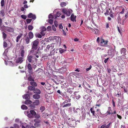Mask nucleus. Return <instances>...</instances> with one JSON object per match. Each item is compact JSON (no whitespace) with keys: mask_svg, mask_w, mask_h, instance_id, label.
<instances>
[{"mask_svg":"<svg viewBox=\"0 0 128 128\" xmlns=\"http://www.w3.org/2000/svg\"><path fill=\"white\" fill-rule=\"evenodd\" d=\"M116 114L117 112L116 110H114L112 112V108L109 107L108 108V110L106 114V115L105 116H107L108 115H110L109 118L110 119L112 120L116 118Z\"/></svg>","mask_w":128,"mask_h":128,"instance_id":"nucleus-1","label":"nucleus"},{"mask_svg":"<svg viewBox=\"0 0 128 128\" xmlns=\"http://www.w3.org/2000/svg\"><path fill=\"white\" fill-rule=\"evenodd\" d=\"M38 39H37L32 42V48L30 52L31 53L34 54H36V53H38L36 51L38 48V46L39 43L38 41Z\"/></svg>","mask_w":128,"mask_h":128,"instance_id":"nucleus-2","label":"nucleus"},{"mask_svg":"<svg viewBox=\"0 0 128 128\" xmlns=\"http://www.w3.org/2000/svg\"><path fill=\"white\" fill-rule=\"evenodd\" d=\"M80 122L79 120L76 121L73 118H71L69 121V123L70 126L72 127H75L77 124V122Z\"/></svg>","mask_w":128,"mask_h":128,"instance_id":"nucleus-3","label":"nucleus"},{"mask_svg":"<svg viewBox=\"0 0 128 128\" xmlns=\"http://www.w3.org/2000/svg\"><path fill=\"white\" fill-rule=\"evenodd\" d=\"M72 11L71 9L68 8H63L62 10V12L63 13L66 14L68 16H69L70 15Z\"/></svg>","mask_w":128,"mask_h":128,"instance_id":"nucleus-4","label":"nucleus"},{"mask_svg":"<svg viewBox=\"0 0 128 128\" xmlns=\"http://www.w3.org/2000/svg\"><path fill=\"white\" fill-rule=\"evenodd\" d=\"M72 58H68L65 59L64 61H62L61 62L64 64H65L66 66H68V65L72 62Z\"/></svg>","mask_w":128,"mask_h":128,"instance_id":"nucleus-5","label":"nucleus"},{"mask_svg":"<svg viewBox=\"0 0 128 128\" xmlns=\"http://www.w3.org/2000/svg\"><path fill=\"white\" fill-rule=\"evenodd\" d=\"M108 41L105 40L104 39L102 38L100 40V44L101 46H106V45L108 43Z\"/></svg>","mask_w":128,"mask_h":128,"instance_id":"nucleus-6","label":"nucleus"},{"mask_svg":"<svg viewBox=\"0 0 128 128\" xmlns=\"http://www.w3.org/2000/svg\"><path fill=\"white\" fill-rule=\"evenodd\" d=\"M83 98L85 100H88L90 102H91L92 101L91 100L92 99V97L89 96V95L88 94H86L84 95L83 97Z\"/></svg>","mask_w":128,"mask_h":128,"instance_id":"nucleus-7","label":"nucleus"},{"mask_svg":"<svg viewBox=\"0 0 128 128\" xmlns=\"http://www.w3.org/2000/svg\"><path fill=\"white\" fill-rule=\"evenodd\" d=\"M68 66H64L62 67L60 69V71L62 73H64L66 71L68 70Z\"/></svg>","mask_w":128,"mask_h":128,"instance_id":"nucleus-8","label":"nucleus"},{"mask_svg":"<svg viewBox=\"0 0 128 128\" xmlns=\"http://www.w3.org/2000/svg\"><path fill=\"white\" fill-rule=\"evenodd\" d=\"M24 60V58L22 57H19L16 59V63L21 64Z\"/></svg>","mask_w":128,"mask_h":128,"instance_id":"nucleus-9","label":"nucleus"},{"mask_svg":"<svg viewBox=\"0 0 128 128\" xmlns=\"http://www.w3.org/2000/svg\"><path fill=\"white\" fill-rule=\"evenodd\" d=\"M28 18H32L33 19L35 20L36 18V16L33 14L32 13H30L28 15Z\"/></svg>","mask_w":128,"mask_h":128,"instance_id":"nucleus-10","label":"nucleus"},{"mask_svg":"<svg viewBox=\"0 0 128 128\" xmlns=\"http://www.w3.org/2000/svg\"><path fill=\"white\" fill-rule=\"evenodd\" d=\"M68 78H70V79L71 80H74L75 78H76V76H75L74 74H73L72 72L70 73L69 74L68 76Z\"/></svg>","mask_w":128,"mask_h":128,"instance_id":"nucleus-11","label":"nucleus"},{"mask_svg":"<svg viewBox=\"0 0 128 128\" xmlns=\"http://www.w3.org/2000/svg\"><path fill=\"white\" fill-rule=\"evenodd\" d=\"M5 30H6L9 32H12L14 31V29L13 28L9 27L8 26L6 27Z\"/></svg>","mask_w":128,"mask_h":128,"instance_id":"nucleus-12","label":"nucleus"},{"mask_svg":"<svg viewBox=\"0 0 128 128\" xmlns=\"http://www.w3.org/2000/svg\"><path fill=\"white\" fill-rule=\"evenodd\" d=\"M27 67L28 69V70L29 73L32 72V68L31 64L30 63L28 64L27 65Z\"/></svg>","mask_w":128,"mask_h":128,"instance_id":"nucleus-13","label":"nucleus"},{"mask_svg":"<svg viewBox=\"0 0 128 128\" xmlns=\"http://www.w3.org/2000/svg\"><path fill=\"white\" fill-rule=\"evenodd\" d=\"M35 58V57H34L32 56H28L27 57V60H28L29 62H31L32 61V59Z\"/></svg>","mask_w":128,"mask_h":128,"instance_id":"nucleus-14","label":"nucleus"},{"mask_svg":"<svg viewBox=\"0 0 128 128\" xmlns=\"http://www.w3.org/2000/svg\"><path fill=\"white\" fill-rule=\"evenodd\" d=\"M76 16H74V14H72L70 17L71 20L73 22H74V20L75 22H76Z\"/></svg>","mask_w":128,"mask_h":128,"instance_id":"nucleus-15","label":"nucleus"},{"mask_svg":"<svg viewBox=\"0 0 128 128\" xmlns=\"http://www.w3.org/2000/svg\"><path fill=\"white\" fill-rule=\"evenodd\" d=\"M23 34H20L19 35L16 37V42H18L19 40H20V38H21L22 37V36Z\"/></svg>","mask_w":128,"mask_h":128,"instance_id":"nucleus-16","label":"nucleus"},{"mask_svg":"<svg viewBox=\"0 0 128 128\" xmlns=\"http://www.w3.org/2000/svg\"><path fill=\"white\" fill-rule=\"evenodd\" d=\"M126 49L124 48H123L121 49L120 51L121 54H122V53H123L124 54L123 55V56H124L126 54Z\"/></svg>","mask_w":128,"mask_h":128,"instance_id":"nucleus-17","label":"nucleus"},{"mask_svg":"<svg viewBox=\"0 0 128 128\" xmlns=\"http://www.w3.org/2000/svg\"><path fill=\"white\" fill-rule=\"evenodd\" d=\"M28 37L30 39H32L34 37V34L33 33L31 32H30L28 34Z\"/></svg>","mask_w":128,"mask_h":128,"instance_id":"nucleus-18","label":"nucleus"},{"mask_svg":"<svg viewBox=\"0 0 128 128\" xmlns=\"http://www.w3.org/2000/svg\"><path fill=\"white\" fill-rule=\"evenodd\" d=\"M40 100H36L35 101L33 102V105H38L40 104Z\"/></svg>","mask_w":128,"mask_h":128,"instance_id":"nucleus-19","label":"nucleus"},{"mask_svg":"<svg viewBox=\"0 0 128 128\" xmlns=\"http://www.w3.org/2000/svg\"><path fill=\"white\" fill-rule=\"evenodd\" d=\"M34 93L37 94H40L41 93L40 91L37 88H35L34 90Z\"/></svg>","mask_w":128,"mask_h":128,"instance_id":"nucleus-20","label":"nucleus"},{"mask_svg":"<svg viewBox=\"0 0 128 128\" xmlns=\"http://www.w3.org/2000/svg\"><path fill=\"white\" fill-rule=\"evenodd\" d=\"M33 97L34 99H38L40 98V96L38 94H34L33 96Z\"/></svg>","mask_w":128,"mask_h":128,"instance_id":"nucleus-21","label":"nucleus"},{"mask_svg":"<svg viewBox=\"0 0 128 128\" xmlns=\"http://www.w3.org/2000/svg\"><path fill=\"white\" fill-rule=\"evenodd\" d=\"M30 84L33 86L34 87L37 86V83L34 81H32L30 82Z\"/></svg>","mask_w":128,"mask_h":128,"instance_id":"nucleus-22","label":"nucleus"},{"mask_svg":"<svg viewBox=\"0 0 128 128\" xmlns=\"http://www.w3.org/2000/svg\"><path fill=\"white\" fill-rule=\"evenodd\" d=\"M30 38H29L28 36H26L25 39V40L26 42V44H28L30 41Z\"/></svg>","mask_w":128,"mask_h":128,"instance_id":"nucleus-23","label":"nucleus"},{"mask_svg":"<svg viewBox=\"0 0 128 128\" xmlns=\"http://www.w3.org/2000/svg\"><path fill=\"white\" fill-rule=\"evenodd\" d=\"M28 89L30 90H35V88L32 86H28Z\"/></svg>","mask_w":128,"mask_h":128,"instance_id":"nucleus-24","label":"nucleus"},{"mask_svg":"<svg viewBox=\"0 0 128 128\" xmlns=\"http://www.w3.org/2000/svg\"><path fill=\"white\" fill-rule=\"evenodd\" d=\"M24 98L26 100H29L30 98V96L28 94H24Z\"/></svg>","mask_w":128,"mask_h":128,"instance_id":"nucleus-25","label":"nucleus"},{"mask_svg":"<svg viewBox=\"0 0 128 128\" xmlns=\"http://www.w3.org/2000/svg\"><path fill=\"white\" fill-rule=\"evenodd\" d=\"M114 50V49L113 48L112 49H111L109 50H108V54H109L108 55L109 56H112V54H111L112 53V51H113Z\"/></svg>","mask_w":128,"mask_h":128,"instance_id":"nucleus-26","label":"nucleus"},{"mask_svg":"<svg viewBox=\"0 0 128 128\" xmlns=\"http://www.w3.org/2000/svg\"><path fill=\"white\" fill-rule=\"evenodd\" d=\"M90 110L91 111V113H92V115L94 116H95V112L93 108H91L90 109Z\"/></svg>","mask_w":128,"mask_h":128,"instance_id":"nucleus-27","label":"nucleus"},{"mask_svg":"<svg viewBox=\"0 0 128 128\" xmlns=\"http://www.w3.org/2000/svg\"><path fill=\"white\" fill-rule=\"evenodd\" d=\"M35 36L36 38H41L42 37V35L39 33H36L35 34Z\"/></svg>","mask_w":128,"mask_h":128,"instance_id":"nucleus-28","label":"nucleus"},{"mask_svg":"<svg viewBox=\"0 0 128 128\" xmlns=\"http://www.w3.org/2000/svg\"><path fill=\"white\" fill-rule=\"evenodd\" d=\"M92 31L94 33V34H97L99 32V30L98 29H95V30L92 28Z\"/></svg>","mask_w":128,"mask_h":128,"instance_id":"nucleus-29","label":"nucleus"},{"mask_svg":"<svg viewBox=\"0 0 128 128\" xmlns=\"http://www.w3.org/2000/svg\"><path fill=\"white\" fill-rule=\"evenodd\" d=\"M48 113H46L45 112H44L42 114V116L44 118H46L48 117Z\"/></svg>","mask_w":128,"mask_h":128,"instance_id":"nucleus-30","label":"nucleus"},{"mask_svg":"<svg viewBox=\"0 0 128 128\" xmlns=\"http://www.w3.org/2000/svg\"><path fill=\"white\" fill-rule=\"evenodd\" d=\"M71 105V103H67L66 104H64V105L63 106V107L64 108L65 107H69Z\"/></svg>","mask_w":128,"mask_h":128,"instance_id":"nucleus-31","label":"nucleus"},{"mask_svg":"<svg viewBox=\"0 0 128 128\" xmlns=\"http://www.w3.org/2000/svg\"><path fill=\"white\" fill-rule=\"evenodd\" d=\"M24 50H22L20 54L21 57H22L24 58Z\"/></svg>","mask_w":128,"mask_h":128,"instance_id":"nucleus-32","label":"nucleus"},{"mask_svg":"<svg viewBox=\"0 0 128 128\" xmlns=\"http://www.w3.org/2000/svg\"><path fill=\"white\" fill-rule=\"evenodd\" d=\"M21 108L23 110H26L28 109V107L25 105H22L21 106Z\"/></svg>","mask_w":128,"mask_h":128,"instance_id":"nucleus-33","label":"nucleus"},{"mask_svg":"<svg viewBox=\"0 0 128 128\" xmlns=\"http://www.w3.org/2000/svg\"><path fill=\"white\" fill-rule=\"evenodd\" d=\"M28 80L31 82L32 81H34V79L32 78V76H30L28 78Z\"/></svg>","mask_w":128,"mask_h":128,"instance_id":"nucleus-34","label":"nucleus"},{"mask_svg":"<svg viewBox=\"0 0 128 128\" xmlns=\"http://www.w3.org/2000/svg\"><path fill=\"white\" fill-rule=\"evenodd\" d=\"M2 37L3 38V39L4 40L6 39L7 37V35L4 32H2Z\"/></svg>","mask_w":128,"mask_h":128,"instance_id":"nucleus-35","label":"nucleus"},{"mask_svg":"<svg viewBox=\"0 0 128 128\" xmlns=\"http://www.w3.org/2000/svg\"><path fill=\"white\" fill-rule=\"evenodd\" d=\"M60 5L62 7H63L66 6V3L65 2H62L61 3Z\"/></svg>","mask_w":128,"mask_h":128,"instance_id":"nucleus-36","label":"nucleus"},{"mask_svg":"<svg viewBox=\"0 0 128 128\" xmlns=\"http://www.w3.org/2000/svg\"><path fill=\"white\" fill-rule=\"evenodd\" d=\"M32 102V101L30 100H26L25 101V104H31Z\"/></svg>","mask_w":128,"mask_h":128,"instance_id":"nucleus-37","label":"nucleus"},{"mask_svg":"<svg viewBox=\"0 0 128 128\" xmlns=\"http://www.w3.org/2000/svg\"><path fill=\"white\" fill-rule=\"evenodd\" d=\"M34 28V27L32 25H29L28 27V28L29 30H32Z\"/></svg>","mask_w":128,"mask_h":128,"instance_id":"nucleus-38","label":"nucleus"},{"mask_svg":"<svg viewBox=\"0 0 128 128\" xmlns=\"http://www.w3.org/2000/svg\"><path fill=\"white\" fill-rule=\"evenodd\" d=\"M30 113L32 114L33 116H34L36 113L34 110H30Z\"/></svg>","mask_w":128,"mask_h":128,"instance_id":"nucleus-39","label":"nucleus"},{"mask_svg":"<svg viewBox=\"0 0 128 128\" xmlns=\"http://www.w3.org/2000/svg\"><path fill=\"white\" fill-rule=\"evenodd\" d=\"M76 98L77 100H78L80 98V95L78 94H76L75 95Z\"/></svg>","mask_w":128,"mask_h":128,"instance_id":"nucleus-40","label":"nucleus"},{"mask_svg":"<svg viewBox=\"0 0 128 128\" xmlns=\"http://www.w3.org/2000/svg\"><path fill=\"white\" fill-rule=\"evenodd\" d=\"M72 73L74 74V75L76 76V78L77 76H78L80 74V73L76 72H72Z\"/></svg>","mask_w":128,"mask_h":128,"instance_id":"nucleus-41","label":"nucleus"},{"mask_svg":"<svg viewBox=\"0 0 128 128\" xmlns=\"http://www.w3.org/2000/svg\"><path fill=\"white\" fill-rule=\"evenodd\" d=\"M41 31L44 32L46 30V28L44 26L42 27L41 28Z\"/></svg>","mask_w":128,"mask_h":128,"instance_id":"nucleus-42","label":"nucleus"},{"mask_svg":"<svg viewBox=\"0 0 128 128\" xmlns=\"http://www.w3.org/2000/svg\"><path fill=\"white\" fill-rule=\"evenodd\" d=\"M45 107L44 106H41L40 108V110L42 112L45 110Z\"/></svg>","mask_w":128,"mask_h":128,"instance_id":"nucleus-43","label":"nucleus"},{"mask_svg":"<svg viewBox=\"0 0 128 128\" xmlns=\"http://www.w3.org/2000/svg\"><path fill=\"white\" fill-rule=\"evenodd\" d=\"M86 92L88 93H91L92 92V90H90L88 88H86Z\"/></svg>","mask_w":128,"mask_h":128,"instance_id":"nucleus-44","label":"nucleus"},{"mask_svg":"<svg viewBox=\"0 0 128 128\" xmlns=\"http://www.w3.org/2000/svg\"><path fill=\"white\" fill-rule=\"evenodd\" d=\"M34 116L36 118H39L40 117V115L38 114H36V113Z\"/></svg>","mask_w":128,"mask_h":128,"instance_id":"nucleus-45","label":"nucleus"},{"mask_svg":"<svg viewBox=\"0 0 128 128\" xmlns=\"http://www.w3.org/2000/svg\"><path fill=\"white\" fill-rule=\"evenodd\" d=\"M85 111L84 110L82 111L81 112L82 114V116L84 118L86 117V114H85Z\"/></svg>","mask_w":128,"mask_h":128,"instance_id":"nucleus-46","label":"nucleus"},{"mask_svg":"<svg viewBox=\"0 0 128 128\" xmlns=\"http://www.w3.org/2000/svg\"><path fill=\"white\" fill-rule=\"evenodd\" d=\"M27 116L28 118H32L34 117L33 116L30 112L28 114Z\"/></svg>","mask_w":128,"mask_h":128,"instance_id":"nucleus-47","label":"nucleus"},{"mask_svg":"<svg viewBox=\"0 0 128 128\" xmlns=\"http://www.w3.org/2000/svg\"><path fill=\"white\" fill-rule=\"evenodd\" d=\"M32 19H26V22L27 24H28L30 23L32 21Z\"/></svg>","mask_w":128,"mask_h":128,"instance_id":"nucleus-48","label":"nucleus"},{"mask_svg":"<svg viewBox=\"0 0 128 128\" xmlns=\"http://www.w3.org/2000/svg\"><path fill=\"white\" fill-rule=\"evenodd\" d=\"M64 49H62V48H60L59 49V52L61 54H62L64 52Z\"/></svg>","mask_w":128,"mask_h":128,"instance_id":"nucleus-49","label":"nucleus"},{"mask_svg":"<svg viewBox=\"0 0 128 128\" xmlns=\"http://www.w3.org/2000/svg\"><path fill=\"white\" fill-rule=\"evenodd\" d=\"M21 16L22 18L24 20L26 19L27 18L26 16L25 15H21Z\"/></svg>","mask_w":128,"mask_h":128,"instance_id":"nucleus-50","label":"nucleus"},{"mask_svg":"<svg viewBox=\"0 0 128 128\" xmlns=\"http://www.w3.org/2000/svg\"><path fill=\"white\" fill-rule=\"evenodd\" d=\"M48 17L49 18L53 19L54 18L53 16L51 14L49 15Z\"/></svg>","mask_w":128,"mask_h":128,"instance_id":"nucleus-51","label":"nucleus"},{"mask_svg":"<svg viewBox=\"0 0 128 128\" xmlns=\"http://www.w3.org/2000/svg\"><path fill=\"white\" fill-rule=\"evenodd\" d=\"M7 43L5 41H4L3 42V46L4 47H7Z\"/></svg>","mask_w":128,"mask_h":128,"instance_id":"nucleus-52","label":"nucleus"},{"mask_svg":"<svg viewBox=\"0 0 128 128\" xmlns=\"http://www.w3.org/2000/svg\"><path fill=\"white\" fill-rule=\"evenodd\" d=\"M54 44H50V50H52V49H53L54 48Z\"/></svg>","mask_w":128,"mask_h":128,"instance_id":"nucleus-53","label":"nucleus"},{"mask_svg":"<svg viewBox=\"0 0 128 128\" xmlns=\"http://www.w3.org/2000/svg\"><path fill=\"white\" fill-rule=\"evenodd\" d=\"M61 14V13L60 12H57L56 13V16L58 17H59Z\"/></svg>","mask_w":128,"mask_h":128,"instance_id":"nucleus-54","label":"nucleus"},{"mask_svg":"<svg viewBox=\"0 0 128 128\" xmlns=\"http://www.w3.org/2000/svg\"><path fill=\"white\" fill-rule=\"evenodd\" d=\"M1 3V6H3L4 5V0H2Z\"/></svg>","mask_w":128,"mask_h":128,"instance_id":"nucleus-55","label":"nucleus"},{"mask_svg":"<svg viewBox=\"0 0 128 128\" xmlns=\"http://www.w3.org/2000/svg\"><path fill=\"white\" fill-rule=\"evenodd\" d=\"M48 22L50 24H52L53 22V20L52 19H49L48 20Z\"/></svg>","mask_w":128,"mask_h":128,"instance_id":"nucleus-56","label":"nucleus"},{"mask_svg":"<svg viewBox=\"0 0 128 128\" xmlns=\"http://www.w3.org/2000/svg\"><path fill=\"white\" fill-rule=\"evenodd\" d=\"M34 122L36 123H39L40 122V120H38L37 119H35L34 120Z\"/></svg>","mask_w":128,"mask_h":128,"instance_id":"nucleus-57","label":"nucleus"},{"mask_svg":"<svg viewBox=\"0 0 128 128\" xmlns=\"http://www.w3.org/2000/svg\"><path fill=\"white\" fill-rule=\"evenodd\" d=\"M54 25H55V26L56 27H57L58 26V22L56 21L55 20L54 21Z\"/></svg>","mask_w":128,"mask_h":128,"instance_id":"nucleus-58","label":"nucleus"},{"mask_svg":"<svg viewBox=\"0 0 128 128\" xmlns=\"http://www.w3.org/2000/svg\"><path fill=\"white\" fill-rule=\"evenodd\" d=\"M91 68H92V66H91V65H90V66L89 67V68H88L86 69V71H89V70H90L91 69Z\"/></svg>","mask_w":128,"mask_h":128,"instance_id":"nucleus-59","label":"nucleus"},{"mask_svg":"<svg viewBox=\"0 0 128 128\" xmlns=\"http://www.w3.org/2000/svg\"><path fill=\"white\" fill-rule=\"evenodd\" d=\"M116 114L118 118H119L120 120H121L122 118V117L121 116L118 115V114Z\"/></svg>","mask_w":128,"mask_h":128,"instance_id":"nucleus-60","label":"nucleus"},{"mask_svg":"<svg viewBox=\"0 0 128 128\" xmlns=\"http://www.w3.org/2000/svg\"><path fill=\"white\" fill-rule=\"evenodd\" d=\"M50 45H47L46 48L48 50H50Z\"/></svg>","mask_w":128,"mask_h":128,"instance_id":"nucleus-61","label":"nucleus"},{"mask_svg":"<svg viewBox=\"0 0 128 128\" xmlns=\"http://www.w3.org/2000/svg\"><path fill=\"white\" fill-rule=\"evenodd\" d=\"M44 32L41 31L40 33L42 36H44L45 35V33Z\"/></svg>","mask_w":128,"mask_h":128,"instance_id":"nucleus-62","label":"nucleus"},{"mask_svg":"<svg viewBox=\"0 0 128 128\" xmlns=\"http://www.w3.org/2000/svg\"><path fill=\"white\" fill-rule=\"evenodd\" d=\"M68 100H66L62 103L63 104H65L66 103H67L68 102Z\"/></svg>","mask_w":128,"mask_h":128,"instance_id":"nucleus-63","label":"nucleus"},{"mask_svg":"<svg viewBox=\"0 0 128 128\" xmlns=\"http://www.w3.org/2000/svg\"><path fill=\"white\" fill-rule=\"evenodd\" d=\"M110 123H109L106 126H105V127L104 128H108L110 126Z\"/></svg>","mask_w":128,"mask_h":128,"instance_id":"nucleus-64","label":"nucleus"}]
</instances>
